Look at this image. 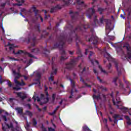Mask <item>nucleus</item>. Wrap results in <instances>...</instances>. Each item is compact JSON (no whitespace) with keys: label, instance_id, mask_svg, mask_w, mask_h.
<instances>
[{"label":"nucleus","instance_id":"1","mask_svg":"<svg viewBox=\"0 0 131 131\" xmlns=\"http://www.w3.org/2000/svg\"><path fill=\"white\" fill-rule=\"evenodd\" d=\"M67 28L70 30L69 36H68L66 37L64 35H60L59 37H57L56 38L58 42L54 44V47L52 48V50H54V49H57V48H59L60 53L62 55L60 58V61H65V60H67V59H68V57L66 56L64 57V56H66V52L64 49H63V48L66 41L69 43H71V42H72V38H73V37L76 39V46L77 47L76 54L79 55L78 58L82 57L81 50H80V48H79L78 43H80L82 46H84L85 43L83 41L81 40L80 37L78 36V32H82L83 30H85V29L91 28V26L88 23L85 25H81L80 24L74 29L73 28V26L71 25L69 21H68Z\"/></svg>","mask_w":131,"mask_h":131},{"label":"nucleus","instance_id":"2","mask_svg":"<svg viewBox=\"0 0 131 131\" xmlns=\"http://www.w3.org/2000/svg\"><path fill=\"white\" fill-rule=\"evenodd\" d=\"M90 32L92 34L91 36L90 35H87L85 36L86 41H93L92 43L93 45H97V43H98V37H95V36H94V34H95L94 29H91Z\"/></svg>","mask_w":131,"mask_h":131},{"label":"nucleus","instance_id":"3","mask_svg":"<svg viewBox=\"0 0 131 131\" xmlns=\"http://www.w3.org/2000/svg\"><path fill=\"white\" fill-rule=\"evenodd\" d=\"M78 60V58H76L74 59H71V61L70 62H68L66 63L67 69L69 70H71L73 67H74V64L75 63V61Z\"/></svg>","mask_w":131,"mask_h":131},{"label":"nucleus","instance_id":"4","mask_svg":"<svg viewBox=\"0 0 131 131\" xmlns=\"http://www.w3.org/2000/svg\"><path fill=\"white\" fill-rule=\"evenodd\" d=\"M93 57H95V53H94L93 51H90L89 56H88V59L90 60V62H91L92 65H94L95 62V63H97L98 65H99V61L96 59H93Z\"/></svg>","mask_w":131,"mask_h":131},{"label":"nucleus","instance_id":"5","mask_svg":"<svg viewBox=\"0 0 131 131\" xmlns=\"http://www.w3.org/2000/svg\"><path fill=\"white\" fill-rule=\"evenodd\" d=\"M70 15H71V18L72 19V22L73 23V22L76 21L78 18V12H73V11H70Z\"/></svg>","mask_w":131,"mask_h":131},{"label":"nucleus","instance_id":"6","mask_svg":"<svg viewBox=\"0 0 131 131\" xmlns=\"http://www.w3.org/2000/svg\"><path fill=\"white\" fill-rule=\"evenodd\" d=\"M70 81H71V86L72 89L71 90V95L69 98V99H72V97H73V90L75 89V82L71 78H70Z\"/></svg>","mask_w":131,"mask_h":131},{"label":"nucleus","instance_id":"7","mask_svg":"<svg viewBox=\"0 0 131 131\" xmlns=\"http://www.w3.org/2000/svg\"><path fill=\"white\" fill-rule=\"evenodd\" d=\"M114 64L115 68H116V70L118 72V76H119V75H121V70L123 69L122 64H120V66H119L118 63H117L116 61L114 62Z\"/></svg>","mask_w":131,"mask_h":131},{"label":"nucleus","instance_id":"8","mask_svg":"<svg viewBox=\"0 0 131 131\" xmlns=\"http://www.w3.org/2000/svg\"><path fill=\"white\" fill-rule=\"evenodd\" d=\"M52 71L50 74V77L48 78L49 81H54V77H55L54 75L57 74V72H58V69H55L54 70V68H52Z\"/></svg>","mask_w":131,"mask_h":131},{"label":"nucleus","instance_id":"9","mask_svg":"<svg viewBox=\"0 0 131 131\" xmlns=\"http://www.w3.org/2000/svg\"><path fill=\"white\" fill-rule=\"evenodd\" d=\"M124 48H126L127 50V54L128 56V59L129 60H131V48L130 46H129V45L126 44L123 46Z\"/></svg>","mask_w":131,"mask_h":131},{"label":"nucleus","instance_id":"10","mask_svg":"<svg viewBox=\"0 0 131 131\" xmlns=\"http://www.w3.org/2000/svg\"><path fill=\"white\" fill-rule=\"evenodd\" d=\"M89 12H90V13L86 14V16L89 19H91L93 15L96 13V11H95V9H94V8H92L89 10Z\"/></svg>","mask_w":131,"mask_h":131},{"label":"nucleus","instance_id":"11","mask_svg":"<svg viewBox=\"0 0 131 131\" xmlns=\"http://www.w3.org/2000/svg\"><path fill=\"white\" fill-rule=\"evenodd\" d=\"M17 96L18 98H20L21 99V100L23 101V100H25L26 99L27 96L25 95V94H23L22 92H17L16 93Z\"/></svg>","mask_w":131,"mask_h":131},{"label":"nucleus","instance_id":"12","mask_svg":"<svg viewBox=\"0 0 131 131\" xmlns=\"http://www.w3.org/2000/svg\"><path fill=\"white\" fill-rule=\"evenodd\" d=\"M16 2H17L18 3H14L13 4V6H18V7H21V6H22V4L25 3V0H21V1L19 0H16Z\"/></svg>","mask_w":131,"mask_h":131},{"label":"nucleus","instance_id":"13","mask_svg":"<svg viewBox=\"0 0 131 131\" xmlns=\"http://www.w3.org/2000/svg\"><path fill=\"white\" fill-rule=\"evenodd\" d=\"M31 9L33 10V12H34L35 14V16L36 17L37 15H38V12H39V10L36 9V7L34 5H33L32 7H31Z\"/></svg>","mask_w":131,"mask_h":131},{"label":"nucleus","instance_id":"14","mask_svg":"<svg viewBox=\"0 0 131 131\" xmlns=\"http://www.w3.org/2000/svg\"><path fill=\"white\" fill-rule=\"evenodd\" d=\"M104 58H106L107 61H112V56L107 52H105L104 54Z\"/></svg>","mask_w":131,"mask_h":131},{"label":"nucleus","instance_id":"15","mask_svg":"<svg viewBox=\"0 0 131 131\" xmlns=\"http://www.w3.org/2000/svg\"><path fill=\"white\" fill-rule=\"evenodd\" d=\"M60 9H61V7L59 5H57L51 9L50 13H54V12H56L57 10H60Z\"/></svg>","mask_w":131,"mask_h":131},{"label":"nucleus","instance_id":"16","mask_svg":"<svg viewBox=\"0 0 131 131\" xmlns=\"http://www.w3.org/2000/svg\"><path fill=\"white\" fill-rule=\"evenodd\" d=\"M98 68L100 69V71L101 72H103V73H104V74H106L107 75H108V73H111V72H106V71L105 70H104L103 69V68H102V66L101 65H99L98 66Z\"/></svg>","mask_w":131,"mask_h":131},{"label":"nucleus","instance_id":"17","mask_svg":"<svg viewBox=\"0 0 131 131\" xmlns=\"http://www.w3.org/2000/svg\"><path fill=\"white\" fill-rule=\"evenodd\" d=\"M111 27V22L108 21V19H106L105 29H110Z\"/></svg>","mask_w":131,"mask_h":131},{"label":"nucleus","instance_id":"18","mask_svg":"<svg viewBox=\"0 0 131 131\" xmlns=\"http://www.w3.org/2000/svg\"><path fill=\"white\" fill-rule=\"evenodd\" d=\"M35 45H36V37H34L33 38H32L31 46V47H35Z\"/></svg>","mask_w":131,"mask_h":131},{"label":"nucleus","instance_id":"19","mask_svg":"<svg viewBox=\"0 0 131 131\" xmlns=\"http://www.w3.org/2000/svg\"><path fill=\"white\" fill-rule=\"evenodd\" d=\"M42 32L43 33L45 32V34H42L41 35V38H46V37H47V36H48V35L49 34V32H47V30H43Z\"/></svg>","mask_w":131,"mask_h":131},{"label":"nucleus","instance_id":"20","mask_svg":"<svg viewBox=\"0 0 131 131\" xmlns=\"http://www.w3.org/2000/svg\"><path fill=\"white\" fill-rule=\"evenodd\" d=\"M80 81H81L83 84L85 85V86H87L88 88H92V86L91 85L88 84V83L85 82L82 78H80Z\"/></svg>","mask_w":131,"mask_h":131},{"label":"nucleus","instance_id":"21","mask_svg":"<svg viewBox=\"0 0 131 131\" xmlns=\"http://www.w3.org/2000/svg\"><path fill=\"white\" fill-rule=\"evenodd\" d=\"M15 110L17 111V113H18V114H23V109L22 107H16Z\"/></svg>","mask_w":131,"mask_h":131},{"label":"nucleus","instance_id":"22","mask_svg":"<svg viewBox=\"0 0 131 131\" xmlns=\"http://www.w3.org/2000/svg\"><path fill=\"white\" fill-rule=\"evenodd\" d=\"M93 98L94 100H101V95L98 94V95H96V94H94Z\"/></svg>","mask_w":131,"mask_h":131},{"label":"nucleus","instance_id":"23","mask_svg":"<svg viewBox=\"0 0 131 131\" xmlns=\"http://www.w3.org/2000/svg\"><path fill=\"white\" fill-rule=\"evenodd\" d=\"M26 83L23 81V80H21V83L19 82H17L16 86H18V85H20L21 86H24V85H26Z\"/></svg>","mask_w":131,"mask_h":131},{"label":"nucleus","instance_id":"24","mask_svg":"<svg viewBox=\"0 0 131 131\" xmlns=\"http://www.w3.org/2000/svg\"><path fill=\"white\" fill-rule=\"evenodd\" d=\"M57 1H60L61 0H55L56 2ZM70 1L71 0H62V2L64 3V6H68L70 4Z\"/></svg>","mask_w":131,"mask_h":131},{"label":"nucleus","instance_id":"25","mask_svg":"<svg viewBox=\"0 0 131 131\" xmlns=\"http://www.w3.org/2000/svg\"><path fill=\"white\" fill-rule=\"evenodd\" d=\"M125 118L127 120V124H128V125H131L130 118H129V116H125Z\"/></svg>","mask_w":131,"mask_h":131},{"label":"nucleus","instance_id":"26","mask_svg":"<svg viewBox=\"0 0 131 131\" xmlns=\"http://www.w3.org/2000/svg\"><path fill=\"white\" fill-rule=\"evenodd\" d=\"M31 52V53H34V54H38L39 53V49L38 48L33 49Z\"/></svg>","mask_w":131,"mask_h":131},{"label":"nucleus","instance_id":"27","mask_svg":"<svg viewBox=\"0 0 131 131\" xmlns=\"http://www.w3.org/2000/svg\"><path fill=\"white\" fill-rule=\"evenodd\" d=\"M106 8H102L101 7L98 8V11L99 12L100 15H102L103 14V12H104L105 10H106Z\"/></svg>","mask_w":131,"mask_h":131},{"label":"nucleus","instance_id":"28","mask_svg":"<svg viewBox=\"0 0 131 131\" xmlns=\"http://www.w3.org/2000/svg\"><path fill=\"white\" fill-rule=\"evenodd\" d=\"M118 109H120V110H124V111H126V110H128V108L127 107L125 106H122L121 107H119V105L118 104L116 105Z\"/></svg>","mask_w":131,"mask_h":131},{"label":"nucleus","instance_id":"29","mask_svg":"<svg viewBox=\"0 0 131 131\" xmlns=\"http://www.w3.org/2000/svg\"><path fill=\"white\" fill-rule=\"evenodd\" d=\"M82 128H83V130L84 131H86V130L92 131V130H91V129H90V128H89V127H88V126L86 125L83 126L82 127Z\"/></svg>","mask_w":131,"mask_h":131},{"label":"nucleus","instance_id":"30","mask_svg":"<svg viewBox=\"0 0 131 131\" xmlns=\"http://www.w3.org/2000/svg\"><path fill=\"white\" fill-rule=\"evenodd\" d=\"M76 3L79 6H81V5H84V2L83 1H80V0H76Z\"/></svg>","mask_w":131,"mask_h":131},{"label":"nucleus","instance_id":"31","mask_svg":"<svg viewBox=\"0 0 131 131\" xmlns=\"http://www.w3.org/2000/svg\"><path fill=\"white\" fill-rule=\"evenodd\" d=\"M42 12H45V19H46V20H47L48 19V18H49V17H50V15H47V13H48V11H47V10H45L43 9V10H42Z\"/></svg>","mask_w":131,"mask_h":131},{"label":"nucleus","instance_id":"32","mask_svg":"<svg viewBox=\"0 0 131 131\" xmlns=\"http://www.w3.org/2000/svg\"><path fill=\"white\" fill-rule=\"evenodd\" d=\"M32 121L33 125L34 126H36V124H37V121H36V119H35V118H33Z\"/></svg>","mask_w":131,"mask_h":131},{"label":"nucleus","instance_id":"33","mask_svg":"<svg viewBox=\"0 0 131 131\" xmlns=\"http://www.w3.org/2000/svg\"><path fill=\"white\" fill-rule=\"evenodd\" d=\"M20 76H16L14 78V83H15V84H17V82H19V81H18V80L20 78Z\"/></svg>","mask_w":131,"mask_h":131},{"label":"nucleus","instance_id":"34","mask_svg":"<svg viewBox=\"0 0 131 131\" xmlns=\"http://www.w3.org/2000/svg\"><path fill=\"white\" fill-rule=\"evenodd\" d=\"M25 55H28V56L29 58H34V56L32 55V54H31L27 52H25Z\"/></svg>","mask_w":131,"mask_h":131},{"label":"nucleus","instance_id":"35","mask_svg":"<svg viewBox=\"0 0 131 131\" xmlns=\"http://www.w3.org/2000/svg\"><path fill=\"white\" fill-rule=\"evenodd\" d=\"M35 29H37V31H38V32H40V25L38 24L36 26H35Z\"/></svg>","mask_w":131,"mask_h":131},{"label":"nucleus","instance_id":"36","mask_svg":"<svg viewBox=\"0 0 131 131\" xmlns=\"http://www.w3.org/2000/svg\"><path fill=\"white\" fill-rule=\"evenodd\" d=\"M6 125L7 126L8 128H14V125H13V124L12 123H11L10 124V125H9V124H6Z\"/></svg>","mask_w":131,"mask_h":131},{"label":"nucleus","instance_id":"37","mask_svg":"<svg viewBox=\"0 0 131 131\" xmlns=\"http://www.w3.org/2000/svg\"><path fill=\"white\" fill-rule=\"evenodd\" d=\"M21 54H25V52L23 50H18V52H16V55H21Z\"/></svg>","mask_w":131,"mask_h":131},{"label":"nucleus","instance_id":"38","mask_svg":"<svg viewBox=\"0 0 131 131\" xmlns=\"http://www.w3.org/2000/svg\"><path fill=\"white\" fill-rule=\"evenodd\" d=\"M125 83L126 84V89H128L129 88V85H130V83L128 81H125Z\"/></svg>","mask_w":131,"mask_h":131},{"label":"nucleus","instance_id":"39","mask_svg":"<svg viewBox=\"0 0 131 131\" xmlns=\"http://www.w3.org/2000/svg\"><path fill=\"white\" fill-rule=\"evenodd\" d=\"M118 79V77H116L114 78L113 82H114L116 86H117L118 84L116 83V81Z\"/></svg>","mask_w":131,"mask_h":131},{"label":"nucleus","instance_id":"40","mask_svg":"<svg viewBox=\"0 0 131 131\" xmlns=\"http://www.w3.org/2000/svg\"><path fill=\"white\" fill-rule=\"evenodd\" d=\"M52 102L54 103L55 102V100H56V94H52Z\"/></svg>","mask_w":131,"mask_h":131},{"label":"nucleus","instance_id":"41","mask_svg":"<svg viewBox=\"0 0 131 131\" xmlns=\"http://www.w3.org/2000/svg\"><path fill=\"white\" fill-rule=\"evenodd\" d=\"M26 125V127H25L27 130H29V129H30V128H29V126H30L29 123H28V121H27Z\"/></svg>","mask_w":131,"mask_h":131},{"label":"nucleus","instance_id":"42","mask_svg":"<svg viewBox=\"0 0 131 131\" xmlns=\"http://www.w3.org/2000/svg\"><path fill=\"white\" fill-rule=\"evenodd\" d=\"M35 80V81L37 82L35 83V84H37V83H39V84H40V79L37 78Z\"/></svg>","mask_w":131,"mask_h":131},{"label":"nucleus","instance_id":"43","mask_svg":"<svg viewBox=\"0 0 131 131\" xmlns=\"http://www.w3.org/2000/svg\"><path fill=\"white\" fill-rule=\"evenodd\" d=\"M100 22L101 24L104 23V16L102 15V17L100 18Z\"/></svg>","mask_w":131,"mask_h":131},{"label":"nucleus","instance_id":"44","mask_svg":"<svg viewBox=\"0 0 131 131\" xmlns=\"http://www.w3.org/2000/svg\"><path fill=\"white\" fill-rule=\"evenodd\" d=\"M97 79H98V80H99V81L101 83H105V81H103V80H102V79H101V78H100V77L97 76Z\"/></svg>","mask_w":131,"mask_h":131},{"label":"nucleus","instance_id":"45","mask_svg":"<svg viewBox=\"0 0 131 131\" xmlns=\"http://www.w3.org/2000/svg\"><path fill=\"white\" fill-rule=\"evenodd\" d=\"M2 129L3 130V131H9V130H8V128L4 126V124H2Z\"/></svg>","mask_w":131,"mask_h":131},{"label":"nucleus","instance_id":"46","mask_svg":"<svg viewBox=\"0 0 131 131\" xmlns=\"http://www.w3.org/2000/svg\"><path fill=\"white\" fill-rule=\"evenodd\" d=\"M116 104H119L120 103V98L119 97H116Z\"/></svg>","mask_w":131,"mask_h":131},{"label":"nucleus","instance_id":"47","mask_svg":"<svg viewBox=\"0 0 131 131\" xmlns=\"http://www.w3.org/2000/svg\"><path fill=\"white\" fill-rule=\"evenodd\" d=\"M26 113H27V114L29 115V116H30V117H31V116H32V113L31 112L29 111H27Z\"/></svg>","mask_w":131,"mask_h":131},{"label":"nucleus","instance_id":"48","mask_svg":"<svg viewBox=\"0 0 131 131\" xmlns=\"http://www.w3.org/2000/svg\"><path fill=\"white\" fill-rule=\"evenodd\" d=\"M40 99L41 100H45L46 98L45 97V95L43 94H40Z\"/></svg>","mask_w":131,"mask_h":131},{"label":"nucleus","instance_id":"49","mask_svg":"<svg viewBox=\"0 0 131 131\" xmlns=\"http://www.w3.org/2000/svg\"><path fill=\"white\" fill-rule=\"evenodd\" d=\"M119 117V115H114V116H113V118H114L115 120H116V119L118 118Z\"/></svg>","mask_w":131,"mask_h":131},{"label":"nucleus","instance_id":"50","mask_svg":"<svg viewBox=\"0 0 131 131\" xmlns=\"http://www.w3.org/2000/svg\"><path fill=\"white\" fill-rule=\"evenodd\" d=\"M107 67L108 68V70H110L111 69V67H112V65L111 64V63L109 62L108 65L107 66Z\"/></svg>","mask_w":131,"mask_h":131},{"label":"nucleus","instance_id":"51","mask_svg":"<svg viewBox=\"0 0 131 131\" xmlns=\"http://www.w3.org/2000/svg\"><path fill=\"white\" fill-rule=\"evenodd\" d=\"M41 129H42V131H48V130H47V128H46V127H45L43 125H42V126H41Z\"/></svg>","mask_w":131,"mask_h":131},{"label":"nucleus","instance_id":"52","mask_svg":"<svg viewBox=\"0 0 131 131\" xmlns=\"http://www.w3.org/2000/svg\"><path fill=\"white\" fill-rule=\"evenodd\" d=\"M8 85L10 87V88H12V86H13V85L12 84V82L10 81H8Z\"/></svg>","mask_w":131,"mask_h":131},{"label":"nucleus","instance_id":"53","mask_svg":"<svg viewBox=\"0 0 131 131\" xmlns=\"http://www.w3.org/2000/svg\"><path fill=\"white\" fill-rule=\"evenodd\" d=\"M36 77H37V78L40 79V77H41V75H40L39 73H38L36 74Z\"/></svg>","mask_w":131,"mask_h":131},{"label":"nucleus","instance_id":"54","mask_svg":"<svg viewBox=\"0 0 131 131\" xmlns=\"http://www.w3.org/2000/svg\"><path fill=\"white\" fill-rule=\"evenodd\" d=\"M43 51L46 53H48V54H50V50H48L47 48H44Z\"/></svg>","mask_w":131,"mask_h":131},{"label":"nucleus","instance_id":"55","mask_svg":"<svg viewBox=\"0 0 131 131\" xmlns=\"http://www.w3.org/2000/svg\"><path fill=\"white\" fill-rule=\"evenodd\" d=\"M33 60H32V59H30L29 60V62L28 63V65H30V64H32L33 63Z\"/></svg>","mask_w":131,"mask_h":131},{"label":"nucleus","instance_id":"56","mask_svg":"<svg viewBox=\"0 0 131 131\" xmlns=\"http://www.w3.org/2000/svg\"><path fill=\"white\" fill-rule=\"evenodd\" d=\"M3 118L5 121H8V119L7 118V116H3Z\"/></svg>","mask_w":131,"mask_h":131},{"label":"nucleus","instance_id":"57","mask_svg":"<svg viewBox=\"0 0 131 131\" xmlns=\"http://www.w3.org/2000/svg\"><path fill=\"white\" fill-rule=\"evenodd\" d=\"M9 59H10V60H14V61H19V60H18L17 59L15 58H13L12 57H10Z\"/></svg>","mask_w":131,"mask_h":131},{"label":"nucleus","instance_id":"58","mask_svg":"<svg viewBox=\"0 0 131 131\" xmlns=\"http://www.w3.org/2000/svg\"><path fill=\"white\" fill-rule=\"evenodd\" d=\"M103 122H104L105 124H107V123H108V119L106 118H104Z\"/></svg>","mask_w":131,"mask_h":131},{"label":"nucleus","instance_id":"59","mask_svg":"<svg viewBox=\"0 0 131 131\" xmlns=\"http://www.w3.org/2000/svg\"><path fill=\"white\" fill-rule=\"evenodd\" d=\"M6 5H7V4L6 3H2L1 4V7L2 8H5L6 7Z\"/></svg>","mask_w":131,"mask_h":131},{"label":"nucleus","instance_id":"60","mask_svg":"<svg viewBox=\"0 0 131 131\" xmlns=\"http://www.w3.org/2000/svg\"><path fill=\"white\" fill-rule=\"evenodd\" d=\"M49 131H55V129L52 127H48Z\"/></svg>","mask_w":131,"mask_h":131},{"label":"nucleus","instance_id":"61","mask_svg":"<svg viewBox=\"0 0 131 131\" xmlns=\"http://www.w3.org/2000/svg\"><path fill=\"white\" fill-rule=\"evenodd\" d=\"M48 40H53V35H51L49 36Z\"/></svg>","mask_w":131,"mask_h":131},{"label":"nucleus","instance_id":"62","mask_svg":"<svg viewBox=\"0 0 131 131\" xmlns=\"http://www.w3.org/2000/svg\"><path fill=\"white\" fill-rule=\"evenodd\" d=\"M13 49H14V46H13V45L10 46V47H9V50L10 51H12V50H13Z\"/></svg>","mask_w":131,"mask_h":131},{"label":"nucleus","instance_id":"63","mask_svg":"<svg viewBox=\"0 0 131 131\" xmlns=\"http://www.w3.org/2000/svg\"><path fill=\"white\" fill-rule=\"evenodd\" d=\"M127 12H131V6H130L127 9Z\"/></svg>","mask_w":131,"mask_h":131},{"label":"nucleus","instance_id":"64","mask_svg":"<svg viewBox=\"0 0 131 131\" xmlns=\"http://www.w3.org/2000/svg\"><path fill=\"white\" fill-rule=\"evenodd\" d=\"M12 131H19V130H18V129L15 128H12Z\"/></svg>","mask_w":131,"mask_h":131}]
</instances>
